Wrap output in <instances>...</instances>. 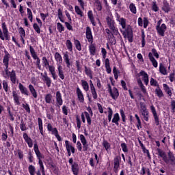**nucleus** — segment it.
Returning <instances> with one entry per match:
<instances>
[{
  "label": "nucleus",
  "mask_w": 175,
  "mask_h": 175,
  "mask_svg": "<svg viewBox=\"0 0 175 175\" xmlns=\"http://www.w3.org/2000/svg\"><path fill=\"white\" fill-rule=\"evenodd\" d=\"M10 59V54L6 52L3 59V64L5 67V68L4 69L5 75H4L3 77H5V79H6L7 77H10L12 84H16V80H17V78L16 77V71L14 70H12L11 72L9 71V59Z\"/></svg>",
  "instance_id": "f257e3e1"
},
{
  "label": "nucleus",
  "mask_w": 175,
  "mask_h": 175,
  "mask_svg": "<svg viewBox=\"0 0 175 175\" xmlns=\"http://www.w3.org/2000/svg\"><path fill=\"white\" fill-rule=\"evenodd\" d=\"M42 64H44V68L47 69L49 67V72L53 79V80H57V73L55 72V67L54 66H50V63H49V60H47V58L46 57H42Z\"/></svg>",
  "instance_id": "f03ea898"
},
{
  "label": "nucleus",
  "mask_w": 175,
  "mask_h": 175,
  "mask_svg": "<svg viewBox=\"0 0 175 175\" xmlns=\"http://www.w3.org/2000/svg\"><path fill=\"white\" fill-rule=\"evenodd\" d=\"M1 28L0 29V39L1 40H10V36L9 35V30L8 29V26H6V23L3 22L1 24Z\"/></svg>",
  "instance_id": "7ed1b4c3"
},
{
  "label": "nucleus",
  "mask_w": 175,
  "mask_h": 175,
  "mask_svg": "<svg viewBox=\"0 0 175 175\" xmlns=\"http://www.w3.org/2000/svg\"><path fill=\"white\" fill-rule=\"evenodd\" d=\"M121 32L124 38H127L129 42L132 43L133 42V33L132 32V28L130 26H128L124 29V30H121Z\"/></svg>",
  "instance_id": "20e7f679"
},
{
  "label": "nucleus",
  "mask_w": 175,
  "mask_h": 175,
  "mask_svg": "<svg viewBox=\"0 0 175 175\" xmlns=\"http://www.w3.org/2000/svg\"><path fill=\"white\" fill-rule=\"evenodd\" d=\"M106 21L109 28L112 31L113 35H118V30H117L116 26H114V20L110 18V16H107L106 18Z\"/></svg>",
  "instance_id": "39448f33"
},
{
  "label": "nucleus",
  "mask_w": 175,
  "mask_h": 175,
  "mask_svg": "<svg viewBox=\"0 0 175 175\" xmlns=\"http://www.w3.org/2000/svg\"><path fill=\"white\" fill-rule=\"evenodd\" d=\"M108 92L110 94L112 99H117L120 96V93H118V90L116 88H113L111 89V86L110 84H108Z\"/></svg>",
  "instance_id": "423d86ee"
},
{
  "label": "nucleus",
  "mask_w": 175,
  "mask_h": 175,
  "mask_svg": "<svg viewBox=\"0 0 175 175\" xmlns=\"http://www.w3.org/2000/svg\"><path fill=\"white\" fill-rule=\"evenodd\" d=\"M79 137H80L81 142L83 144V150L84 152L88 151L90 145L88 144V142H87V139H85V137H84L83 134H81Z\"/></svg>",
  "instance_id": "0eeeda50"
},
{
  "label": "nucleus",
  "mask_w": 175,
  "mask_h": 175,
  "mask_svg": "<svg viewBox=\"0 0 175 175\" xmlns=\"http://www.w3.org/2000/svg\"><path fill=\"white\" fill-rule=\"evenodd\" d=\"M167 28L166 25L164 23L161 24L159 27H156L157 33H159L160 36H165V32H166Z\"/></svg>",
  "instance_id": "6e6552de"
},
{
  "label": "nucleus",
  "mask_w": 175,
  "mask_h": 175,
  "mask_svg": "<svg viewBox=\"0 0 175 175\" xmlns=\"http://www.w3.org/2000/svg\"><path fill=\"white\" fill-rule=\"evenodd\" d=\"M150 110L152 113L155 124L157 125V126H158V125H159V117L158 116V113H157V110L155 109V107H154V105H151Z\"/></svg>",
  "instance_id": "1a4fd4ad"
},
{
  "label": "nucleus",
  "mask_w": 175,
  "mask_h": 175,
  "mask_svg": "<svg viewBox=\"0 0 175 175\" xmlns=\"http://www.w3.org/2000/svg\"><path fill=\"white\" fill-rule=\"evenodd\" d=\"M157 155H159V157H161V158H163V160L165 163H169V160L167 159V156L166 155V153L159 148L157 149Z\"/></svg>",
  "instance_id": "9d476101"
},
{
  "label": "nucleus",
  "mask_w": 175,
  "mask_h": 175,
  "mask_svg": "<svg viewBox=\"0 0 175 175\" xmlns=\"http://www.w3.org/2000/svg\"><path fill=\"white\" fill-rule=\"evenodd\" d=\"M86 39H88V42L92 43L94 42V37H92V31H91L90 27H86Z\"/></svg>",
  "instance_id": "9b49d317"
},
{
  "label": "nucleus",
  "mask_w": 175,
  "mask_h": 175,
  "mask_svg": "<svg viewBox=\"0 0 175 175\" xmlns=\"http://www.w3.org/2000/svg\"><path fill=\"white\" fill-rule=\"evenodd\" d=\"M42 79L44 81L48 88L51 87V79L47 75V72L41 73Z\"/></svg>",
  "instance_id": "f8f14e48"
},
{
  "label": "nucleus",
  "mask_w": 175,
  "mask_h": 175,
  "mask_svg": "<svg viewBox=\"0 0 175 175\" xmlns=\"http://www.w3.org/2000/svg\"><path fill=\"white\" fill-rule=\"evenodd\" d=\"M23 139H25L26 143H27V145L29 147V148H32L33 146V143L32 142V139H31V137L28 136V134H27V133H23Z\"/></svg>",
  "instance_id": "ddd939ff"
},
{
  "label": "nucleus",
  "mask_w": 175,
  "mask_h": 175,
  "mask_svg": "<svg viewBox=\"0 0 175 175\" xmlns=\"http://www.w3.org/2000/svg\"><path fill=\"white\" fill-rule=\"evenodd\" d=\"M55 59L56 61V64L57 65V67L62 66L61 65L62 64V56H61V54H59V53L56 52L55 53Z\"/></svg>",
  "instance_id": "4468645a"
},
{
  "label": "nucleus",
  "mask_w": 175,
  "mask_h": 175,
  "mask_svg": "<svg viewBox=\"0 0 175 175\" xmlns=\"http://www.w3.org/2000/svg\"><path fill=\"white\" fill-rule=\"evenodd\" d=\"M56 102L58 106H62V103H64V100H62V95L59 91L56 92Z\"/></svg>",
  "instance_id": "2eb2a0df"
},
{
  "label": "nucleus",
  "mask_w": 175,
  "mask_h": 175,
  "mask_svg": "<svg viewBox=\"0 0 175 175\" xmlns=\"http://www.w3.org/2000/svg\"><path fill=\"white\" fill-rule=\"evenodd\" d=\"M34 151L36 152V155H37V157L38 159V161H42L43 158H44V156L40 153V151L39 150V147L37 144L34 145Z\"/></svg>",
  "instance_id": "dca6fc26"
},
{
  "label": "nucleus",
  "mask_w": 175,
  "mask_h": 175,
  "mask_svg": "<svg viewBox=\"0 0 175 175\" xmlns=\"http://www.w3.org/2000/svg\"><path fill=\"white\" fill-rule=\"evenodd\" d=\"M77 95L78 96V100L81 103L84 102V95L83 94V92L80 90V88H77Z\"/></svg>",
  "instance_id": "f3484780"
},
{
  "label": "nucleus",
  "mask_w": 175,
  "mask_h": 175,
  "mask_svg": "<svg viewBox=\"0 0 175 175\" xmlns=\"http://www.w3.org/2000/svg\"><path fill=\"white\" fill-rule=\"evenodd\" d=\"M148 58H149L150 61L152 62L153 66L154 68H158V62H157V60L155 59V58L154 57V56L152 55V53H151V52H150L148 53Z\"/></svg>",
  "instance_id": "a211bd4d"
},
{
  "label": "nucleus",
  "mask_w": 175,
  "mask_h": 175,
  "mask_svg": "<svg viewBox=\"0 0 175 175\" xmlns=\"http://www.w3.org/2000/svg\"><path fill=\"white\" fill-rule=\"evenodd\" d=\"M19 90H20L21 94H23L24 95H27V96H28V95H29L28 89H27V88L24 87V85L23 84H21V83H19Z\"/></svg>",
  "instance_id": "6ab92c4d"
},
{
  "label": "nucleus",
  "mask_w": 175,
  "mask_h": 175,
  "mask_svg": "<svg viewBox=\"0 0 175 175\" xmlns=\"http://www.w3.org/2000/svg\"><path fill=\"white\" fill-rule=\"evenodd\" d=\"M65 144H66V148L67 151H70L72 154H75V147L69 144V141L66 140L65 141Z\"/></svg>",
  "instance_id": "aec40b11"
},
{
  "label": "nucleus",
  "mask_w": 175,
  "mask_h": 175,
  "mask_svg": "<svg viewBox=\"0 0 175 175\" xmlns=\"http://www.w3.org/2000/svg\"><path fill=\"white\" fill-rule=\"evenodd\" d=\"M139 74L141 76H143L142 80L144 81L146 85H148V75L144 71H141Z\"/></svg>",
  "instance_id": "412c9836"
},
{
  "label": "nucleus",
  "mask_w": 175,
  "mask_h": 175,
  "mask_svg": "<svg viewBox=\"0 0 175 175\" xmlns=\"http://www.w3.org/2000/svg\"><path fill=\"white\" fill-rule=\"evenodd\" d=\"M64 59L67 65V68H70V59H69V55L68 52L64 53Z\"/></svg>",
  "instance_id": "4be33fe9"
},
{
  "label": "nucleus",
  "mask_w": 175,
  "mask_h": 175,
  "mask_svg": "<svg viewBox=\"0 0 175 175\" xmlns=\"http://www.w3.org/2000/svg\"><path fill=\"white\" fill-rule=\"evenodd\" d=\"M72 172L74 175H78L79 174V164L77 163H73L72 165Z\"/></svg>",
  "instance_id": "5701e85b"
},
{
  "label": "nucleus",
  "mask_w": 175,
  "mask_h": 175,
  "mask_svg": "<svg viewBox=\"0 0 175 175\" xmlns=\"http://www.w3.org/2000/svg\"><path fill=\"white\" fill-rule=\"evenodd\" d=\"M118 121H120V114H118V113H116L113 115V118L111 120V122L118 126L120 124L118 123Z\"/></svg>",
  "instance_id": "b1692460"
},
{
  "label": "nucleus",
  "mask_w": 175,
  "mask_h": 175,
  "mask_svg": "<svg viewBox=\"0 0 175 175\" xmlns=\"http://www.w3.org/2000/svg\"><path fill=\"white\" fill-rule=\"evenodd\" d=\"M29 90L33 98H38V93L36 92V90H35V88L32 85H29Z\"/></svg>",
  "instance_id": "393cba45"
},
{
  "label": "nucleus",
  "mask_w": 175,
  "mask_h": 175,
  "mask_svg": "<svg viewBox=\"0 0 175 175\" xmlns=\"http://www.w3.org/2000/svg\"><path fill=\"white\" fill-rule=\"evenodd\" d=\"M58 76L62 79L64 80L65 79V75H64V70L62 66H59L57 67Z\"/></svg>",
  "instance_id": "a878e982"
},
{
  "label": "nucleus",
  "mask_w": 175,
  "mask_h": 175,
  "mask_svg": "<svg viewBox=\"0 0 175 175\" xmlns=\"http://www.w3.org/2000/svg\"><path fill=\"white\" fill-rule=\"evenodd\" d=\"M81 85L84 90V91H85L86 92H88V91H90V85H88V82H87V81L85 80H81Z\"/></svg>",
  "instance_id": "bb28decb"
},
{
  "label": "nucleus",
  "mask_w": 175,
  "mask_h": 175,
  "mask_svg": "<svg viewBox=\"0 0 175 175\" xmlns=\"http://www.w3.org/2000/svg\"><path fill=\"white\" fill-rule=\"evenodd\" d=\"M105 64L107 72L108 74L111 73V68H110V62L109 61L108 58L105 59Z\"/></svg>",
  "instance_id": "cd10ccee"
},
{
  "label": "nucleus",
  "mask_w": 175,
  "mask_h": 175,
  "mask_svg": "<svg viewBox=\"0 0 175 175\" xmlns=\"http://www.w3.org/2000/svg\"><path fill=\"white\" fill-rule=\"evenodd\" d=\"M162 10L164 12H165V13H169V12L170 11V6L169 5V3H167V1H163V5Z\"/></svg>",
  "instance_id": "c85d7f7f"
},
{
  "label": "nucleus",
  "mask_w": 175,
  "mask_h": 175,
  "mask_svg": "<svg viewBox=\"0 0 175 175\" xmlns=\"http://www.w3.org/2000/svg\"><path fill=\"white\" fill-rule=\"evenodd\" d=\"M159 72L161 75H164V76L167 75V70H166V68H165V66L162 63L159 64Z\"/></svg>",
  "instance_id": "c756f323"
},
{
  "label": "nucleus",
  "mask_w": 175,
  "mask_h": 175,
  "mask_svg": "<svg viewBox=\"0 0 175 175\" xmlns=\"http://www.w3.org/2000/svg\"><path fill=\"white\" fill-rule=\"evenodd\" d=\"M38 121L40 133H41V135L43 136V120H42V118H38Z\"/></svg>",
  "instance_id": "7c9ffc66"
},
{
  "label": "nucleus",
  "mask_w": 175,
  "mask_h": 175,
  "mask_svg": "<svg viewBox=\"0 0 175 175\" xmlns=\"http://www.w3.org/2000/svg\"><path fill=\"white\" fill-rule=\"evenodd\" d=\"M138 85L140 87L142 92L145 94L147 95V90H146V87H144V85H143V82H142L141 79L137 80Z\"/></svg>",
  "instance_id": "2f4dec72"
},
{
  "label": "nucleus",
  "mask_w": 175,
  "mask_h": 175,
  "mask_svg": "<svg viewBox=\"0 0 175 175\" xmlns=\"http://www.w3.org/2000/svg\"><path fill=\"white\" fill-rule=\"evenodd\" d=\"M89 50L91 55H95V53H96V48L95 47V44L91 43L89 46Z\"/></svg>",
  "instance_id": "473e14b6"
},
{
  "label": "nucleus",
  "mask_w": 175,
  "mask_h": 175,
  "mask_svg": "<svg viewBox=\"0 0 175 175\" xmlns=\"http://www.w3.org/2000/svg\"><path fill=\"white\" fill-rule=\"evenodd\" d=\"M163 87L164 88V90L165 91L166 94H167V95H169V96H172V90H170V88H169V85H167V84L164 83L163 85Z\"/></svg>",
  "instance_id": "72a5a7b5"
},
{
  "label": "nucleus",
  "mask_w": 175,
  "mask_h": 175,
  "mask_svg": "<svg viewBox=\"0 0 175 175\" xmlns=\"http://www.w3.org/2000/svg\"><path fill=\"white\" fill-rule=\"evenodd\" d=\"M154 92L155 94H157L159 98H162V96H163V92H162V90H161V88H159V86H158L155 89Z\"/></svg>",
  "instance_id": "f704fd0d"
},
{
  "label": "nucleus",
  "mask_w": 175,
  "mask_h": 175,
  "mask_svg": "<svg viewBox=\"0 0 175 175\" xmlns=\"http://www.w3.org/2000/svg\"><path fill=\"white\" fill-rule=\"evenodd\" d=\"M119 24L122 26V28L123 29H125L126 28V19L124 18H121L120 21H118Z\"/></svg>",
  "instance_id": "c9c22d12"
},
{
  "label": "nucleus",
  "mask_w": 175,
  "mask_h": 175,
  "mask_svg": "<svg viewBox=\"0 0 175 175\" xmlns=\"http://www.w3.org/2000/svg\"><path fill=\"white\" fill-rule=\"evenodd\" d=\"M46 103H51L53 102V95L48 94L45 96Z\"/></svg>",
  "instance_id": "e433bc0d"
},
{
  "label": "nucleus",
  "mask_w": 175,
  "mask_h": 175,
  "mask_svg": "<svg viewBox=\"0 0 175 175\" xmlns=\"http://www.w3.org/2000/svg\"><path fill=\"white\" fill-rule=\"evenodd\" d=\"M129 10L131 13H133V14H136V13L137 12L136 10V5H135V4L133 3H130Z\"/></svg>",
  "instance_id": "4c0bfd02"
},
{
  "label": "nucleus",
  "mask_w": 175,
  "mask_h": 175,
  "mask_svg": "<svg viewBox=\"0 0 175 175\" xmlns=\"http://www.w3.org/2000/svg\"><path fill=\"white\" fill-rule=\"evenodd\" d=\"M28 170L30 175H35V172H36V168H35V166L30 165L28 167Z\"/></svg>",
  "instance_id": "58836bf2"
},
{
  "label": "nucleus",
  "mask_w": 175,
  "mask_h": 175,
  "mask_svg": "<svg viewBox=\"0 0 175 175\" xmlns=\"http://www.w3.org/2000/svg\"><path fill=\"white\" fill-rule=\"evenodd\" d=\"M121 160V157L116 156L113 159L114 166L120 167V161Z\"/></svg>",
  "instance_id": "ea45409f"
},
{
  "label": "nucleus",
  "mask_w": 175,
  "mask_h": 175,
  "mask_svg": "<svg viewBox=\"0 0 175 175\" xmlns=\"http://www.w3.org/2000/svg\"><path fill=\"white\" fill-rule=\"evenodd\" d=\"M12 95L15 103H16V105H20V98H18V95H17V93L16 92H13Z\"/></svg>",
  "instance_id": "a19ab883"
},
{
  "label": "nucleus",
  "mask_w": 175,
  "mask_h": 175,
  "mask_svg": "<svg viewBox=\"0 0 175 175\" xmlns=\"http://www.w3.org/2000/svg\"><path fill=\"white\" fill-rule=\"evenodd\" d=\"M168 157L170 161H172V165H174V162H175V157L174 154H173V153L172 152H168Z\"/></svg>",
  "instance_id": "79ce46f5"
},
{
  "label": "nucleus",
  "mask_w": 175,
  "mask_h": 175,
  "mask_svg": "<svg viewBox=\"0 0 175 175\" xmlns=\"http://www.w3.org/2000/svg\"><path fill=\"white\" fill-rule=\"evenodd\" d=\"M66 46L68 49V50H69V51H72V46L73 45L72 44V42L70 40H67L66 42Z\"/></svg>",
  "instance_id": "37998d69"
},
{
  "label": "nucleus",
  "mask_w": 175,
  "mask_h": 175,
  "mask_svg": "<svg viewBox=\"0 0 175 175\" xmlns=\"http://www.w3.org/2000/svg\"><path fill=\"white\" fill-rule=\"evenodd\" d=\"M75 9V12H76L77 14H78V16H80V17H83L84 16V14L81 12V10L80 9V8L79 6L76 5Z\"/></svg>",
  "instance_id": "c03bdc74"
},
{
  "label": "nucleus",
  "mask_w": 175,
  "mask_h": 175,
  "mask_svg": "<svg viewBox=\"0 0 175 175\" xmlns=\"http://www.w3.org/2000/svg\"><path fill=\"white\" fill-rule=\"evenodd\" d=\"M75 45L78 51H81V44H80L79 40H75Z\"/></svg>",
  "instance_id": "a18cd8bd"
},
{
  "label": "nucleus",
  "mask_w": 175,
  "mask_h": 175,
  "mask_svg": "<svg viewBox=\"0 0 175 175\" xmlns=\"http://www.w3.org/2000/svg\"><path fill=\"white\" fill-rule=\"evenodd\" d=\"M90 91L94 99H98V94L96 93V90L95 88H90Z\"/></svg>",
  "instance_id": "49530a36"
},
{
  "label": "nucleus",
  "mask_w": 175,
  "mask_h": 175,
  "mask_svg": "<svg viewBox=\"0 0 175 175\" xmlns=\"http://www.w3.org/2000/svg\"><path fill=\"white\" fill-rule=\"evenodd\" d=\"M142 114L143 116V118L145 121H148V111H142Z\"/></svg>",
  "instance_id": "de8ad7c7"
},
{
  "label": "nucleus",
  "mask_w": 175,
  "mask_h": 175,
  "mask_svg": "<svg viewBox=\"0 0 175 175\" xmlns=\"http://www.w3.org/2000/svg\"><path fill=\"white\" fill-rule=\"evenodd\" d=\"M20 128L22 132L27 131V126H25V123H24V120L23 119L21 121Z\"/></svg>",
  "instance_id": "09e8293b"
},
{
  "label": "nucleus",
  "mask_w": 175,
  "mask_h": 175,
  "mask_svg": "<svg viewBox=\"0 0 175 175\" xmlns=\"http://www.w3.org/2000/svg\"><path fill=\"white\" fill-rule=\"evenodd\" d=\"M113 117V109L110 107H108V121L109 122H111V118Z\"/></svg>",
  "instance_id": "8fccbe9b"
},
{
  "label": "nucleus",
  "mask_w": 175,
  "mask_h": 175,
  "mask_svg": "<svg viewBox=\"0 0 175 175\" xmlns=\"http://www.w3.org/2000/svg\"><path fill=\"white\" fill-rule=\"evenodd\" d=\"M150 85H153V87H159V84H158V81H157V80L154 79V78H151L150 81Z\"/></svg>",
  "instance_id": "3c124183"
},
{
  "label": "nucleus",
  "mask_w": 175,
  "mask_h": 175,
  "mask_svg": "<svg viewBox=\"0 0 175 175\" xmlns=\"http://www.w3.org/2000/svg\"><path fill=\"white\" fill-rule=\"evenodd\" d=\"M84 114L85 116L88 125H91L92 120H91V117H90V113H88V112L87 111H85Z\"/></svg>",
  "instance_id": "603ef678"
},
{
  "label": "nucleus",
  "mask_w": 175,
  "mask_h": 175,
  "mask_svg": "<svg viewBox=\"0 0 175 175\" xmlns=\"http://www.w3.org/2000/svg\"><path fill=\"white\" fill-rule=\"evenodd\" d=\"M152 10L154 12H158L159 10V8H158V5H157V2L156 1H153L152 3Z\"/></svg>",
  "instance_id": "864d4df0"
},
{
  "label": "nucleus",
  "mask_w": 175,
  "mask_h": 175,
  "mask_svg": "<svg viewBox=\"0 0 175 175\" xmlns=\"http://www.w3.org/2000/svg\"><path fill=\"white\" fill-rule=\"evenodd\" d=\"M146 35L144 34V31L142 32V46L144 47L146 46Z\"/></svg>",
  "instance_id": "5fc2aeb1"
},
{
  "label": "nucleus",
  "mask_w": 175,
  "mask_h": 175,
  "mask_svg": "<svg viewBox=\"0 0 175 175\" xmlns=\"http://www.w3.org/2000/svg\"><path fill=\"white\" fill-rule=\"evenodd\" d=\"M135 117L137 121V126L138 129H140V128H142V122L140 121V118H139V116H137V114H135Z\"/></svg>",
  "instance_id": "6e6d98bb"
},
{
  "label": "nucleus",
  "mask_w": 175,
  "mask_h": 175,
  "mask_svg": "<svg viewBox=\"0 0 175 175\" xmlns=\"http://www.w3.org/2000/svg\"><path fill=\"white\" fill-rule=\"evenodd\" d=\"M103 144L106 150V151H109L110 149V144L107 142V141L104 140Z\"/></svg>",
  "instance_id": "4d7b16f0"
},
{
  "label": "nucleus",
  "mask_w": 175,
  "mask_h": 175,
  "mask_svg": "<svg viewBox=\"0 0 175 175\" xmlns=\"http://www.w3.org/2000/svg\"><path fill=\"white\" fill-rule=\"evenodd\" d=\"M3 88L5 92H8V90L9 88V85H8V81L3 80Z\"/></svg>",
  "instance_id": "13d9d810"
},
{
  "label": "nucleus",
  "mask_w": 175,
  "mask_h": 175,
  "mask_svg": "<svg viewBox=\"0 0 175 175\" xmlns=\"http://www.w3.org/2000/svg\"><path fill=\"white\" fill-rule=\"evenodd\" d=\"M57 29H58L59 32H64V31H65V27H64L62 24H61L60 23H57Z\"/></svg>",
  "instance_id": "bf43d9fd"
},
{
  "label": "nucleus",
  "mask_w": 175,
  "mask_h": 175,
  "mask_svg": "<svg viewBox=\"0 0 175 175\" xmlns=\"http://www.w3.org/2000/svg\"><path fill=\"white\" fill-rule=\"evenodd\" d=\"M84 68H85V75H87L88 76V75L92 74V70H91V68L87 67V66H85Z\"/></svg>",
  "instance_id": "052dcab7"
},
{
  "label": "nucleus",
  "mask_w": 175,
  "mask_h": 175,
  "mask_svg": "<svg viewBox=\"0 0 175 175\" xmlns=\"http://www.w3.org/2000/svg\"><path fill=\"white\" fill-rule=\"evenodd\" d=\"M33 28L37 32V33H40V27H39V25H37V23H34L33 25Z\"/></svg>",
  "instance_id": "680f3d73"
},
{
  "label": "nucleus",
  "mask_w": 175,
  "mask_h": 175,
  "mask_svg": "<svg viewBox=\"0 0 175 175\" xmlns=\"http://www.w3.org/2000/svg\"><path fill=\"white\" fill-rule=\"evenodd\" d=\"M19 33L21 34V38H25V30L23 27L19 28Z\"/></svg>",
  "instance_id": "e2e57ef3"
},
{
  "label": "nucleus",
  "mask_w": 175,
  "mask_h": 175,
  "mask_svg": "<svg viewBox=\"0 0 175 175\" xmlns=\"http://www.w3.org/2000/svg\"><path fill=\"white\" fill-rule=\"evenodd\" d=\"M121 147H122V151H124V152H128V146H126V144H125V143L121 144Z\"/></svg>",
  "instance_id": "0e129e2a"
},
{
  "label": "nucleus",
  "mask_w": 175,
  "mask_h": 175,
  "mask_svg": "<svg viewBox=\"0 0 175 175\" xmlns=\"http://www.w3.org/2000/svg\"><path fill=\"white\" fill-rule=\"evenodd\" d=\"M22 106L27 113H31V109L29 108V105L28 104H23Z\"/></svg>",
  "instance_id": "69168bd1"
},
{
  "label": "nucleus",
  "mask_w": 175,
  "mask_h": 175,
  "mask_svg": "<svg viewBox=\"0 0 175 175\" xmlns=\"http://www.w3.org/2000/svg\"><path fill=\"white\" fill-rule=\"evenodd\" d=\"M76 66L78 72H81V65L80 64V62L79 60L76 61Z\"/></svg>",
  "instance_id": "338daca9"
},
{
  "label": "nucleus",
  "mask_w": 175,
  "mask_h": 175,
  "mask_svg": "<svg viewBox=\"0 0 175 175\" xmlns=\"http://www.w3.org/2000/svg\"><path fill=\"white\" fill-rule=\"evenodd\" d=\"M171 109H172V112L175 113V100H172L171 101Z\"/></svg>",
  "instance_id": "774afa93"
}]
</instances>
